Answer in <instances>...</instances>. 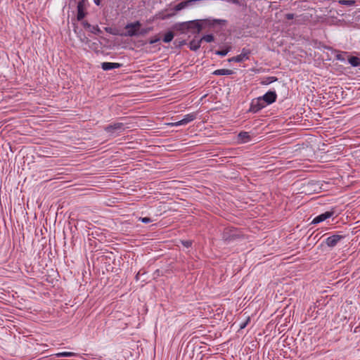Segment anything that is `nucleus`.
<instances>
[{"label":"nucleus","mask_w":360,"mask_h":360,"mask_svg":"<svg viewBox=\"0 0 360 360\" xmlns=\"http://www.w3.org/2000/svg\"><path fill=\"white\" fill-rule=\"evenodd\" d=\"M295 18V15L293 13H287L285 15V18L288 20H292Z\"/></svg>","instance_id":"24"},{"label":"nucleus","mask_w":360,"mask_h":360,"mask_svg":"<svg viewBox=\"0 0 360 360\" xmlns=\"http://www.w3.org/2000/svg\"><path fill=\"white\" fill-rule=\"evenodd\" d=\"M344 93L345 91H324L323 98L330 99L334 103H340L345 98Z\"/></svg>","instance_id":"3"},{"label":"nucleus","mask_w":360,"mask_h":360,"mask_svg":"<svg viewBox=\"0 0 360 360\" xmlns=\"http://www.w3.org/2000/svg\"><path fill=\"white\" fill-rule=\"evenodd\" d=\"M191 1L188 0V1H182V2H180L179 4H178L177 5H176L174 6V11H179L182 9H184V8H186L188 5V4L189 2H191Z\"/></svg>","instance_id":"16"},{"label":"nucleus","mask_w":360,"mask_h":360,"mask_svg":"<svg viewBox=\"0 0 360 360\" xmlns=\"http://www.w3.org/2000/svg\"><path fill=\"white\" fill-rule=\"evenodd\" d=\"M173 38H174V33L172 32L169 31L165 34L162 40L165 43H169L173 39Z\"/></svg>","instance_id":"17"},{"label":"nucleus","mask_w":360,"mask_h":360,"mask_svg":"<svg viewBox=\"0 0 360 360\" xmlns=\"http://www.w3.org/2000/svg\"><path fill=\"white\" fill-rule=\"evenodd\" d=\"M234 71L229 69H219L215 70L213 74L216 75H233Z\"/></svg>","instance_id":"11"},{"label":"nucleus","mask_w":360,"mask_h":360,"mask_svg":"<svg viewBox=\"0 0 360 360\" xmlns=\"http://www.w3.org/2000/svg\"><path fill=\"white\" fill-rule=\"evenodd\" d=\"M348 61L353 67H357L360 65V60L356 56H350L348 58Z\"/></svg>","instance_id":"15"},{"label":"nucleus","mask_w":360,"mask_h":360,"mask_svg":"<svg viewBox=\"0 0 360 360\" xmlns=\"http://www.w3.org/2000/svg\"><path fill=\"white\" fill-rule=\"evenodd\" d=\"M202 41H205L206 42H212L214 41V36L212 34H206L204 35L201 39Z\"/></svg>","instance_id":"18"},{"label":"nucleus","mask_w":360,"mask_h":360,"mask_svg":"<svg viewBox=\"0 0 360 360\" xmlns=\"http://www.w3.org/2000/svg\"><path fill=\"white\" fill-rule=\"evenodd\" d=\"M295 21H296L297 23H301V20L300 19H296Z\"/></svg>","instance_id":"29"},{"label":"nucleus","mask_w":360,"mask_h":360,"mask_svg":"<svg viewBox=\"0 0 360 360\" xmlns=\"http://www.w3.org/2000/svg\"><path fill=\"white\" fill-rule=\"evenodd\" d=\"M84 17V14L82 10V6L81 4H79L78 5V13H77V19L82 20Z\"/></svg>","instance_id":"21"},{"label":"nucleus","mask_w":360,"mask_h":360,"mask_svg":"<svg viewBox=\"0 0 360 360\" xmlns=\"http://www.w3.org/2000/svg\"><path fill=\"white\" fill-rule=\"evenodd\" d=\"M343 238L344 236L342 235H333L326 239V244L330 248H333Z\"/></svg>","instance_id":"8"},{"label":"nucleus","mask_w":360,"mask_h":360,"mask_svg":"<svg viewBox=\"0 0 360 360\" xmlns=\"http://www.w3.org/2000/svg\"><path fill=\"white\" fill-rule=\"evenodd\" d=\"M347 53H341L336 55L335 58L337 60H340L342 62H345L346 60Z\"/></svg>","instance_id":"19"},{"label":"nucleus","mask_w":360,"mask_h":360,"mask_svg":"<svg viewBox=\"0 0 360 360\" xmlns=\"http://www.w3.org/2000/svg\"><path fill=\"white\" fill-rule=\"evenodd\" d=\"M229 52L228 49L221 50L217 51V54L221 56H225Z\"/></svg>","instance_id":"22"},{"label":"nucleus","mask_w":360,"mask_h":360,"mask_svg":"<svg viewBox=\"0 0 360 360\" xmlns=\"http://www.w3.org/2000/svg\"><path fill=\"white\" fill-rule=\"evenodd\" d=\"M54 355L58 357H75V356H78V354L77 353L71 352H59Z\"/></svg>","instance_id":"14"},{"label":"nucleus","mask_w":360,"mask_h":360,"mask_svg":"<svg viewBox=\"0 0 360 360\" xmlns=\"http://www.w3.org/2000/svg\"><path fill=\"white\" fill-rule=\"evenodd\" d=\"M201 42V39H194L189 43V48L191 50L196 51L200 47Z\"/></svg>","instance_id":"12"},{"label":"nucleus","mask_w":360,"mask_h":360,"mask_svg":"<svg viewBox=\"0 0 360 360\" xmlns=\"http://www.w3.org/2000/svg\"><path fill=\"white\" fill-rule=\"evenodd\" d=\"M238 139L243 143H247L250 140V136L248 132L242 131L238 134Z\"/></svg>","instance_id":"13"},{"label":"nucleus","mask_w":360,"mask_h":360,"mask_svg":"<svg viewBox=\"0 0 360 360\" xmlns=\"http://www.w3.org/2000/svg\"><path fill=\"white\" fill-rule=\"evenodd\" d=\"M139 220L145 224H148L152 221V219L149 217H140Z\"/></svg>","instance_id":"23"},{"label":"nucleus","mask_w":360,"mask_h":360,"mask_svg":"<svg viewBox=\"0 0 360 360\" xmlns=\"http://www.w3.org/2000/svg\"><path fill=\"white\" fill-rule=\"evenodd\" d=\"M198 113L196 112H193L191 113L185 115L184 118L178 122H172L169 124L171 126L178 127L181 125H186L189 122L193 121L197 117Z\"/></svg>","instance_id":"4"},{"label":"nucleus","mask_w":360,"mask_h":360,"mask_svg":"<svg viewBox=\"0 0 360 360\" xmlns=\"http://www.w3.org/2000/svg\"><path fill=\"white\" fill-rule=\"evenodd\" d=\"M182 244L186 247V248H189L191 245V241L190 240H185V241H182Z\"/></svg>","instance_id":"25"},{"label":"nucleus","mask_w":360,"mask_h":360,"mask_svg":"<svg viewBox=\"0 0 360 360\" xmlns=\"http://www.w3.org/2000/svg\"><path fill=\"white\" fill-rule=\"evenodd\" d=\"M334 214V211H327L324 213H322L318 216H316L311 221V224H316L320 222H322L327 219L331 217Z\"/></svg>","instance_id":"9"},{"label":"nucleus","mask_w":360,"mask_h":360,"mask_svg":"<svg viewBox=\"0 0 360 360\" xmlns=\"http://www.w3.org/2000/svg\"><path fill=\"white\" fill-rule=\"evenodd\" d=\"M124 130V124L122 122L113 123L105 127V131L111 135H114L115 133H119Z\"/></svg>","instance_id":"6"},{"label":"nucleus","mask_w":360,"mask_h":360,"mask_svg":"<svg viewBox=\"0 0 360 360\" xmlns=\"http://www.w3.org/2000/svg\"><path fill=\"white\" fill-rule=\"evenodd\" d=\"M339 3L341 5L352 6L355 4L354 0H340Z\"/></svg>","instance_id":"20"},{"label":"nucleus","mask_w":360,"mask_h":360,"mask_svg":"<svg viewBox=\"0 0 360 360\" xmlns=\"http://www.w3.org/2000/svg\"><path fill=\"white\" fill-rule=\"evenodd\" d=\"M250 54V51L249 49H243L241 53L239 55L229 58V62L240 63V62H243L244 60L249 59Z\"/></svg>","instance_id":"7"},{"label":"nucleus","mask_w":360,"mask_h":360,"mask_svg":"<svg viewBox=\"0 0 360 360\" xmlns=\"http://www.w3.org/2000/svg\"><path fill=\"white\" fill-rule=\"evenodd\" d=\"M141 25L139 21L127 24L125 26V30H127V34L125 35L129 37L137 35Z\"/></svg>","instance_id":"5"},{"label":"nucleus","mask_w":360,"mask_h":360,"mask_svg":"<svg viewBox=\"0 0 360 360\" xmlns=\"http://www.w3.org/2000/svg\"><path fill=\"white\" fill-rule=\"evenodd\" d=\"M91 32H100V29L98 26L93 27Z\"/></svg>","instance_id":"26"},{"label":"nucleus","mask_w":360,"mask_h":360,"mask_svg":"<svg viewBox=\"0 0 360 360\" xmlns=\"http://www.w3.org/2000/svg\"><path fill=\"white\" fill-rule=\"evenodd\" d=\"M122 65L118 63L103 62L101 63V68L103 70H110L115 68H119Z\"/></svg>","instance_id":"10"},{"label":"nucleus","mask_w":360,"mask_h":360,"mask_svg":"<svg viewBox=\"0 0 360 360\" xmlns=\"http://www.w3.org/2000/svg\"><path fill=\"white\" fill-rule=\"evenodd\" d=\"M94 3H95L96 5H99V4H100V0H94Z\"/></svg>","instance_id":"28"},{"label":"nucleus","mask_w":360,"mask_h":360,"mask_svg":"<svg viewBox=\"0 0 360 360\" xmlns=\"http://www.w3.org/2000/svg\"><path fill=\"white\" fill-rule=\"evenodd\" d=\"M158 40H159L158 39H151L150 41V44H154V43L157 42Z\"/></svg>","instance_id":"27"},{"label":"nucleus","mask_w":360,"mask_h":360,"mask_svg":"<svg viewBox=\"0 0 360 360\" xmlns=\"http://www.w3.org/2000/svg\"><path fill=\"white\" fill-rule=\"evenodd\" d=\"M207 25V20H191L181 25L183 30H190L193 34H199Z\"/></svg>","instance_id":"2"},{"label":"nucleus","mask_w":360,"mask_h":360,"mask_svg":"<svg viewBox=\"0 0 360 360\" xmlns=\"http://www.w3.org/2000/svg\"><path fill=\"white\" fill-rule=\"evenodd\" d=\"M276 99V94L275 91H266L264 96H259L252 100L250 111L252 112H257L268 105L274 103Z\"/></svg>","instance_id":"1"}]
</instances>
